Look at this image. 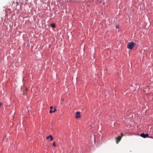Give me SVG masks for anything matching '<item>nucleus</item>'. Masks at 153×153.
<instances>
[{"instance_id":"obj_1","label":"nucleus","mask_w":153,"mask_h":153,"mask_svg":"<svg viewBox=\"0 0 153 153\" xmlns=\"http://www.w3.org/2000/svg\"><path fill=\"white\" fill-rule=\"evenodd\" d=\"M135 45V44L133 42H129L127 46V48L128 49H132Z\"/></svg>"},{"instance_id":"obj_2","label":"nucleus","mask_w":153,"mask_h":153,"mask_svg":"<svg viewBox=\"0 0 153 153\" xmlns=\"http://www.w3.org/2000/svg\"><path fill=\"white\" fill-rule=\"evenodd\" d=\"M121 136H118L116 138V143L117 144L118 142L120 140L122 137L123 136V134L122 133L121 134Z\"/></svg>"},{"instance_id":"obj_3","label":"nucleus","mask_w":153,"mask_h":153,"mask_svg":"<svg viewBox=\"0 0 153 153\" xmlns=\"http://www.w3.org/2000/svg\"><path fill=\"white\" fill-rule=\"evenodd\" d=\"M140 136L143 138H146L149 137V134H145L144 133H142L141 134Z\"/></svg>"},{"instance_id":"obj_4","label":"nucleus","mask_w":153,"mask_h":153,"mask_svg":"<svg viewBox=\"0 0 153 153\" xmlns=\"http://www.w3.org/2000/svg\"><path fill=\"white\" fill-rule=\"evenodd\" d=\"M80 113L79 112H77L76 113V116L75 118L76 119H78L80 118L81 117V116L80 115Z\"/></svg>"},{"instance_id":"obj_5","label":"nucleus","mask_w":153,"mask_h":153,"mask_svg":"<svg viewBox=\"0 0 153 153\" xmlns=\"http://www.w3.org/2000/svg\"><path fill=\"white\" fill-rule=\"evenodd\" d=\"M49 138H50V140L51 141H52L53 140V137H52V136L51 135H50L48 136L47 137H46V139H47L48 140V139Z\"/></svg>"},{"instance_id":"obj_6","label":"nucleus","mask_w":153,"mask_h":153,"mask_svg":"<svg viewBox=\"0 0 153 153\" xmlns=\"http://www.w3.org/2000/svg\"><path fill=\"white\" fill-rule=\"evenodd\" d=\"M27 89H26L25 91H24L23 92V95H25L26 94V93L27 91Z\"/></svg>"},{"instance_id":"obj_7","label":"nucleus","mask_w":153,"mask_h":153,"mask_svg":"<svg viewBox=\"0 0 153 153\" xmlns=\"http://www.w3.org/2000/svg\"><path fill=\"white\" fill-rule=\"evenodd\" d=\"M51 26L52 27H55V25L54 24H52L51 25Z\"/></svg>"},{"instance_id":"obj_8","label":"nucleus","mask_w":153,"mask_h":153,"mask_svg":"<svg viewBox=\"0 0 153 153\" xmlns=\"http://www.w3.org/2000/svg\"><path fill=\"white\" fill-rule=\"evenodd\" d=\"M53 146H55V147L56 146V144L55 142H53Z\"/></svg>"},{"instance_id":"obj_9","label":"nucleus","mask_w":153,"mask_h":153,"mask_svg":"<svg viewBox=\"0 0 153 153\" xmlns=\"http://www.w3.org/2000/svg\"><path fill=\"white\" fill-rule=\"evenodd\" d=\"M49 112L50 114L52 113L53 112V111L51 110H50V111Z\"/></svg>"},{"instance_id":"obj_10","label":"nucleus","mask_w":153,"mask_h":153,"mask_svg":"<svg viewBox=\"0 0 153 153\" xmlns=\"http://www.w3.org/2000/svg\"><path fill=\"white\" fill-rule=\"evenodd\" d=\"M57 111V109L56 108H54V110L53 111V112H55Z\"/></svg>"},{"instance_id":"obj_11","label":"nucleus","mask_w":153,"mask_h":153,"mask_svg":"<svg viewBox=\"0 0 153 153\" xmlns=\"http://www.w3.org/2000/svg\"><path fill=\"white\" fill-rule=\"evenodd\" d=\"M116 28H119V26H118V25H117L116 26Z\"/></svg>"},{"instance_id":"obj_12","label":"nucleus","mask_w":153,"mask_h":153,"mask_svg":"<svg viewBox=\"0 0 153 153\" xmlns=\"http://www.w3.org/2000/svg\"><path fill=\"white\" fill-rule=\"evenodd\" d=\"M53 106H51L50 107V109H51V110L52 109H53Z\"/></svg>"}]
</instances>
